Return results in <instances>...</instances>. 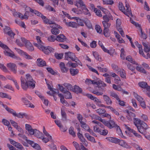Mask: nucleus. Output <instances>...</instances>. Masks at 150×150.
<instances>
[{"instance_id":"nucleus-1","label":"nucleus","mask_w":150,"mask_h":150,"mask_svg":"<svg viewBox=\"0 0 150 150\" xmlns=\"http://www.w3.org/2000/svg\"><path fill=\"white\" fill-rule=\"evenodd\" d=\"M21 86L22 88L25 90H26L28 87H35V81L33 80L31 76L29 74L26 75V79L21 77Z\"/></svg>"},{"instance_id":"nucleus-2","label":"nucleus","mask_w":150,"mask_h":150,"mask_svg":"<svg viewBox=\"0 0 150 150\" xmlns=\"http://www.w3.org/2000/svg\"><path fill=\"white\" fill-rule=\"evenodd\" d=\"M0 46L5 50L4 51V53L6 55L14 59L19 60H21V58L15 55L13 53H11L10 52L11 50L9 49L8 47L6 45L2 43L0 41Z\"/></svg>"},{"instance_id":"nucleus-3","label":"nucleus","mask_w":150,"mask_h":150,"mask_svg":"<svg viewBox=\"0 0 150 150\" xmlns=\"http://www.w3.org/2000/svg\"><path fill=\"white\" fill-rule=\"evenodd\" d=\"M103 124L110 129L117 127L118 130H119L120 132L121 131V130L119 127L112 120H110L109 121L105 120L104 122H103Z\"/></svg>"},{"instance_id":"nucleus-4","label":"nucleus","mask_w":150,"mask_h":150,"mask_svg":"<svg viewBox=\"0 0 150 150\" xmlns=\"http://www.w3.org/2000/svg\"><path fill=\"white\" fill-rule=\"evenodd\" d=\"M40 50H42L43 52L46 54H49L51 52H53L54 51V49L50 46L45 47L42 45V47H40L38 48Z\"/></svg>"},{"instance_id":"nucleus-5","label":"nucleus","mask_w":150,"mask_h":150,"mask_svg":"<svg viewBox=\"0 0 150 150\" xmlns=\"http://www.w3.org/2000/svg\"><path fill=\"white\" fill-rule=\"evenodd\" d=\"M9 69L13 73L16 74L17 72V66L16 64L13 63H9L6 65Z\"/></svg>"},{"instance_id":"nucleus-6","label":"nucleus","mask_w":150,"mask_h":150,"mask_svg":"<svg viewBox=\"0 0 150 150\" xmlns=\"http://www.w3.org/2000/svg\"><path fill=\"white\" fill-rule=\"evenodd\" d=\"M65 59L68 60L69 59H71L72 61H75V56L74 54L70 52L65 53Z\"/></svg>"},{"instance_id":"nucleus-7","label":"nucleus","mask_w":150,"mask_h":150,"mask_svg":"<svg viewBox=\"0 0 150 150\" xmlns=\"http://www.w3.org/2000/svg\"><path fill=\"white\" fill-rule=\"evenodd\" d=\"M36 40L37 42H34L33 43V45L39 48L40 47H42V45H44V43L42 42L41 40V37L39 36H36Z\"/></svg>"},{"instance_id":"nucleus-8","label":"nucleus","mask_w":150,"mask_h":150,"mask_svg":"<svg viewBox=\"0 0 150 150\" xmlns=\"http://www.w3.org/2000/svg\"><path fill=\"white\" fill-rule=\"evenodd\" d=\"M21 100L24 104L27 107L33 108L35 107L34 105L29 101L27 98L23 97L21 98Z\"/></svg>"},{"instance_id":"nucleus-9","label":"nucleus","mask_w":150,"mask_h":150,"mask_svg":"<svg viewBox=\"0 0 150 150\" xmlns=\"http://www.w3.org/2000/svg\"><path fill=\"white\" fill-rule=\"evenodd\" d=\"M18 53L21 54L24 58L28 59H31L33 57L30 56L28 55L26 52L23 51L22 50H19Z\"/></svg>"},{"instance_id":"nucleus-10","label":"nucleus","mask_w":150,"mask_h":150,"mask_svg":"<svg viewBox=\"0 0 150 150\" xmlns=\"http://www.w3.org/2000/svg\"><path fill=\"white\" fill-rule=\"evenodd\" d=\"M27 143L30 145L32 146L35 149L38 150H41L40 146L38 144L35 143L33 141L29 140L28 141Z\"/></svg>"},{"instance_id":"nucleus-11","label":"nucleus","mask_w":150,"mask_h":150,"mask_svg":"<svg viewBox=\"0 0 150 150\" xmlns=\"http://www.w3.org/2000/svg\"><path fill=\"white\" fill-rule=\"evenodd\" d=\"M127 115V119L129 120H132V118H134L135 117V114L128 110H126Z\"/></svg>"},{"instance_id":"nucleus-12","label":"nucleus","mask_w":150,"mask_h":150,"mask_svg":"<svg viewBox=\"0 0 150 150\" xmlns=\"http://www.w3.org/2000/svg\"><path fill=\"white\" fill-rule=\"evenodd\" d=\"M66 37L63 34H60L57 36L56 40L60 42H64L66 41Z\"/></svg>"},{"instance_id":"nucleus-13","label":"nucleus","mask_w":150,"mask_h":150,"mask_svg":"<svg viewBox=\"0 0 150 150\" xmlns=\"http://www.w3.org/2000/svg\"><path fill=\"white\" fill-rule=\"evenodd\" d=\"M139 85L142 88H146L148 91H150V86H148L146 83L143 81L140 82L139 83Z\"/></svg>"},{"instance_id":"nucleus-14","label":"nucleus","mask_w":150,"mask_h":150,"mask_svg":"<svg viewBox=\"0 0 150 150\" xmlns=\"http://www.w3.org/2000/svg\"><path fill=\"white\" fill-rule=\"evenodd\" d=\"M103 99L104 101L108 105H111L112 103V101L110 97L106 95H104L103 96Z\"/></svg>"},{"instance_id":"nucleus-15","label":"nucleus","mask_w":150,"mask_h":150,"mask_svg":"<svg viewBox=\"0 0 150 150\" xmlns=\"http://www.w3.org/2000/svg\"><path fill=\"white\" fill-rule=\"evenodd\" d=\"M37 64L40 67H43L46 66V62L41 58H38L37 60Z\"/></svg>"},{"instance_id":"nucleus-16","label":"nucleus","mask_w":150,"mask_h":150,"mask_svg":"<svg viewBox=\"0 0 150 150\" xmlns=\"http://www.w3.org/2000/svg\"><path fill=\"white\" fill-rule=\"evenodd\" d=\"M59 67L61 71L63 73H67L68 71L69 68L66 67L64 64L63 62H61L59 64Z\"/></svg>"},{"instance_id":"nucleus-17","label":"nucleus","mask_w":150,"mask_h":150,"mask_svg":"<svg viewBox=\"0 0 150 150\" xmlns=\"http://www.w3.org/2000/svg\"><path fill=\"white\" fill-rule=\"evenodd\" d=\"M86 96L88 98L91 100H94L95 102H96L98 103H101V102L98 99L95 97L93 96L91 94H86Z\"/></svg>"},{"instance_id":"nucleus-18","label":"nucleus","mask_w":150,"mask_h":150,"mask_svg":"<svg viewBox=\"0 0 150 150\" xmlns=\"http://www.w3.org/2000/svg\"><path fill=\"white\" fill-rule=\"evenodd\" d=\"M120 146L125 148H129V146L128 145L127 143L123 140H120L119 139L118 143Z\"/></svg>"},{"instance_id":"nucleus-19","label":"nucleus","mask_w":150,"mask_h":150,"mask_svg":"<svg viewBox=\"0 0 150 150\" xmlns=\"http://www.w3.org/2000/svg\"><path fill=\"white\" fill-rule=\"evenodd\" d=\"M26 47L30 51H32L34 49L31 43L28 41H26L25 44Z\"/></svg>"},{"instance_id":"nucleus-20","label":"nucleus","mask_w":150,"mask_h":150,"mask_svg":"<svg viewBox=\"0 0 150 150\" xmlns=\"http://www.w3.org/2000/svg\"><path fill=\"white\" fill-rule=\"evenodd\" d=\"M66 25L75 28H76L78 26V25L76 22H70L68 23H66Z\"/></svg>"},{"instance_id":"nucleus-21","label":"nucleus","mask_w":150,"mask_h":150,"mask_svg":"<svg viewBox=\"0 0 150 150\" xmlns=\"http://www.w3.org/2000/svg\"><path fill=\"white\" fill-rule=\"evenodd\" d=\"M74 3L75 5L77 7H79L78 4H79L80 6L82 8H83L84 6H85V5L84 4L82 0H77L76 2H75Z\"/></svg>"},{"instance_id":"nucleus-22","label":"nucleus","mask_w":150,"mask_h":150,"mask_svg":"<svg viewBox=\"0 0 150 150\" xmlns=\"http://www.w3.org/2000/svg\"><path fill=\"white\" fill-rule=\"evenodd\" d=\"M110 142H111L115 144L118 143L119 139L114 137H108L106 138Z\"/></svg>"},{"instance_id":"nucleus-23","label":"nucleus","mask_w":150,"mask_h":150,"mask_svg":"<svg viewBox=\"0 0 150 150\" xmlns=\"http://www.w3.org/2000/svg\"><path fill=\"white\" fill-rule=\"evenodd\" d=\"M123 13L125 15L129 17L130 15L131 16H132V13L131 8L130 7L126 8V11H123Z\"/></svg>"},{"instance_id":"nucleus-24","label":"nucleus","mask_w":150,"mask_h":150,"mask_svg":"<svg viewBox=\"0 0 150 150\" xmlns=\"http://www.w3.org/2000/svg\"><path fill=\"white\" fill-rule=\"evenodd\" d=\"M70 71L71 74L72 76H74L77 74L79 73V70L77 69L70 68Z\"/></svg>"},{"instance_id":"nucleus-25","label":"nucleus","mask_w":150,"mask_h":150,"mask_svg":"<svg viewBox=\"0 0 150 150\" xmlns=\"http://www.w3.org/2000/svg\"><path fill=\"white\" fill-rule=\"evenodd\" d=\"M54 121L56 124L59 127L61 130L64 132L66 131V129L63 130V126L60 121L57 120H55Z\"/></svg>"},{"instance_id":"nucleus-26","label":"nucleus","mask_w":150,"mask_h":150,"mask_svg":"<svg viewBox=\"0 0 150 150\" xmlns=\"http://www.w3.org/2000/svg\"><path fill=\"white\" fill-rule=\"evenodd\" d=\"M35 130L34 134V135L38 138H41L42 135V133L40 132L36 129Z\"/></svg>"},{"instance_id":"nucleus-27","label":"nucleus","mask_w":150,"mask_h":150,"mask_svg":"<svg viewBox=\"0 0 150 150\" xmlns=\"http://www.w3.org/2000/svg\"><path fill=\"white\" fill-rule=\"evenodd\" d=\"M85 82L87 83H92L93 84H96L97 85H100L98 81H95L94 80H91L88 79H86Z\"/></svg>"},{"instance_id":"nucleus-28","label":"nucleus","mask_w":150,"mask_h":150,"mask_svg":"<svg viewBox=\"0 0 150 150\" xmlns=\"http://www.w3.org/2000/svg\"><path fill=\"white\" fill-rule=\"evenodd\" d=\"M82 9L83 10V12L84 15H88L89 16H91V13L89 12L87 8H86V6H84V7L82 8Z\"/></svg>"},{"instance_id":"nucleus-29","label":"nucleus","mask_w":150,"mask_h":150,"mask_svg":"<svg viewBox=\"0 0 150 150\" xmlns=\"http://www.w3.org/2000/svg\"><path fill=\"white\" fill-rule=\"evenodd\" d=\"M74 91L77 93H81L82 92V89L79 86L75 85L74 89Z\"/></svg>"},{"instance_id":"nucleus-30","label":"nucleus","mask_w":150,"mask_h":150,"mask_svg":"<svg viewBox=\"0 0 150 150\" xmlns=\"http://www.w3.org/2000/svg\"><path fill=\"white\" fill-rule=\"evenodd\" d=\"M14 116L16 117L19 118H22L24 116H27V115L25 113H17L16 112L14 115Z\"/></svg>"},{"instance_id":"nucleus-31","label":"nucleus","mask_w":150,"mask_h":150,"mask_svg":"<svg viewBox=\"0 0 150 150\" xmlns=\"http://www.w3.org/2000/svg\"><path fill=\"white\" fill-rule=\"evenodd\" d=\"M59 28H54L52 29L51 30V32L54 35H57L59 33L60 31L58 29Z\"/></svg>"},{"instance_id":"nucleus-32","label":"nucleus","mask_w":150,"mask_h":150,"mask_svg":"<svg viewBox=\"0 0 150 150\" xmlns=\"http://www.w3.org/2000/svg\"><path fill=\"white\" fill-rule=\"evenodd\" d=\"M134 124L137 127L138 126V124H141V123L143 122L140 119L136 118H134Z\"/></svg>"},{"instance_id":"nucleus-33","label":"nucleus","mask_w":150,"mask_h":150,"mask_svg":"<svg viewBox=\"0 0 150 150\" xmlns=\"http://www.w3.org/2000/svg\"><path fill=\"white\" fill-rule=\"evenodd\" d=\"M4 30L6 34L10 35V34L12 33V35H13V34L12 33V31L8 27H6L4 29Z\"/></svg>"},{"instance_id":"nucleus-34","label":"nucleus","mask_w":150,"mask_h":150,"mask_svg":"<svg viewBox=\"0 0 150 150\" xmlns=\"http://www.w3.org/2000/svg\"><path fill=\"white\" fill-rule=\"evenodd\" d=\"M64 93V97L66 99H71L72 98V97L71 93L68 91L65 92Z\"/></svg>"},{"instance_id":"nucleus-35","label":"nucleus","mask_w":150,"mask_h":150,"mask_svg":"<svg viewBox=\"0 0 150 150\" xmlns=\"http://www.w3.org/2000/svg\"><path fill=\"white\" fill-rule=\"evenodd\" d=\"M63 85L65 87L67 88L68 90H73V87L69 83H64Z\"/></svg>"},{"instance_id":"nucleus-36","label":"nucleus","mask_w":150,"mask_h":150,"mask_svg":"<svg viewBox=\"0 0 150 150\" xmlns=\"http://www.w3.org/2000/svg\"><path fill=\"white\" fill-rule=\"evenodd\" d=\"M102 23L104 28L109 29L111 25V24L109 22L102 21Z\"/></svg>"},{"instance_id":"nucleus-37","label":"nucleus","mask_w":150,"mask_h":150,"mask_svg":"<svg viewBox=\"0 0 150 150\" xmlns=\"http://www.w3.org/2000/svg\"><path fill=\"white\" fill-rule=\"evenodd\" d=\"M137 128L139 132L141 133L144 134L146 133V130L143 128L142 127H141V126H138L137 127Z\"/></svg>"},{"instance_id":"nucleus-38","label":"nucleus","mask_w":150,"mask_h":150,"mask_svg":"<svg viewBox=\"0 0 150 150\" xmlns=\"http://www.w3.org/2000/svg\"><path fill=\"white\" fill-rule=\"evenodd\" d=\"M61 114L62 117V120L64 121L66 120L67 118L66 114L64 111L62 109L61 110Z\"/></svg>"},{"instance_id":"nucleus-39","label":"nucleus","mask_w":150,"mask_h":150,"mask_svg":"<svg viewBox=\"0 0 150 150\" xmlns=\"http://www.w3.org/2000/svg\"><path fill=\"white\" fill-rule=\"evenodd\" d=\"M0 97L1 98H6L10 100L11 99V97L6 93L0 92Z\"/></svg>"},{"instance_id":"nucleus-40","label":"nucleus","mask_w":150,"mask_h":150,"mask_svg":"<svg viewBox=\"0 0 150 150\" xmlns=\"http://www.w3.org/2000/svg\"><path fill=\"white\" fill-rule=\"evenodd\" d=\"M29 10L32 13H34L39 17L41 15V13L39 12L38 11H37L35 10H33L32 9L30 8H29Z\"/></svg>"},{"instance_id":"nucleus-41","label":"nucleus","mask_w":150,"mask_h":150,"mask_svg":"<svg viewBox=\"0 0 150 150\" xmlns=\"http://www.w3.org/2000/svg\"><path fill=\"white\" fill-rule=\"evenodd\" d=\"M99 133L101 135L106 136L108 134V131L107 129H100Z\"/></svg>"},{"instance_id":"nucleus-42","label":"nucleus","mask_w":150,"mask_h":150,"mask_svg":"<svg viewBox=\"0 0 150 150\" xmlns=\"http://www.w3.org/2000/svg\"><path fill=\"white\" fill-rule=\"evenodd\" d=\"M67 65L68 67H71L74 68H76L78 66L77 64L71 62L70 61H69L67 64Z\"/></svg>"},{"instance_id":"nucleus-43","label":"nucleus","mask_w":150,"mask_h":150,"mask_svg":"<svg viewBox=\"0 0 150 150\" xmlns=\"http://www.w3.org/2000/svg\"><path fill=\"white\" fill-rule=\"evenodd\" d=\"M126 59L132 63L136 64V62L133 59L132 57L130 56H127L126 57Z\"/></svg>"},{"instance_id":"nucleus-44","label":"nucleus","mask_w":150,"mask_h":150,"mask_svg":"<svg viewBox=\"0 0 150 150\" xmlns=\"http://www.w3.org/2000/svg\"><path fill=\"white\" fill-rule=\"evenodd\" d=\"M109 29L108 28H104L103 30V33L104 36L107 37H109L110 34L109 33Z\"/></svg>"},{"instance_id":"nucleus-45","label":"nucleus","mask_w":150,"mask_h":150,"mask_svg":"<svg viewBox=\"0 0 150 150\" xmlns=\"http://www.w3.org/2000/svg\"><path fill=\"white\" fill-rule=\"evenodd\" d=\"M120 74V76L122 78H125L126 77V73L125 70L122 69V70H120L119 71Z\"/></svg>"},{"instance_id":"nucleus-46","label":"nucleus","mask_w":150,"mask_h":150,"mask_svg":"<svg viewBox=\"0 0 150 150\" xmlns=\"http://www.w3.org/2000/svg\"><path fill=\"white\" fill-rule=\"evenodd\" d=\"M136 69L138 71L144 74H146V72L145 69L139 66H137L136 67Z\"/></svg>"},{"instance_id":"nucleus-47","label":"nucleus","mask_w":150,"mask_h":150,"mask_svg":"<svg viewBox=\"0 0 150 150\" xmlns=\"http://www.w3.org/2000/svg\"><path fill=\"white\" fill-rule=\"evenodd\" d=\"M72 11L74 13L77 14H81L82 13V11L80 9H76V8H73Z\"/></svg>"},{"instance_id":"nucleus-48","label":"nucleus","mask_w":150,"mask_h":150,"mask_svg":"<svg viewBox=\"0 0 150 150\" xmlns=\"http://www.w3.org/2000/svg\"><path fill=\"white\" fill-rule=\"evenodd\" d=\"M113 88L115 90L121 91L122 90V88L120 85H116L115 84H113L112 85Z\"/></svg>"},{"instance_id":"nucleus-49","label":"nucleus","mask_w":150,"mask_h":150,"mask_svg":"<svg viewBox=\"0 0 150 150\" xmlns=\"http://www.w3.org/2000/svg\"><path fill=\"white\" fill-rule=\"evenodd\" d=\"M45 8L46 9L50 11H52L54 12H55L56 11L54 9L49 5L46 6L45 7Z\"/></svg>"},{"instance_id":"nucleus-50","label":"nucleus","mask_w":150,"mask_h":150,"mask_svg":"<svg viewBox=\"0 0 150 150\" xmlns=\"http://www.w3.org/2000/svg\"><path fill=\"white\" fill-rule=\"evenodd\" d=\"M69 134L72 135L73 137L76 136L75 132L74 131V128L72 127H71L69 129Z\"/></svg>"},{"instance_id":"nucleus-51","label":"nucleus","mask_w":150,"mask_h":150,"mask_svg":"<svg viewBox=\"0 0 150 150\" xmlns=\"http://www.w3.org/2000/svg\"><path fill=\"white\" fill-rule=\"evenodd\" d=\"M53 23L51 24V25L50 27L52 28H59V29H62V28L59 25L55 23L53 21Z\"/></svg>"},{"instance_id":"nucleus-52","label":"nucleus","mask_w":150,"mask_h":150,"mask_svg":"<svg viewBox=\"0 0 150 150\" xmlns=\"http://www.w3.org/2000/svg\"><path fill=\"white\" fill-rule=\"evenodd\" d=\"M112 67L113 69L115 71L117 72H119V71L120 69L116 65L114 64H112Z\"/></svg>"},{"instance_id":"nucleus-53","label":"nucleus","mask_w":150,"mask_h":150,"mask_svg":"<svg viewBox=\"0 0 150 150\" xmlns=\"http://www.w3.org/2000/svg\"><path fill=\"white\" fill-rule=\"evenodd\" d=\"M5 109L9 112L12 114L13 116L14 115L16 112L13 110L8 107H6Z\"/></svg>"},{"instance_id":"nucleus-54","label":"nucleus","mask_w":150,"mask_h":150,"mask_svg":"<svg viewBox=\"0 0 150 150\" xmlns=\"http://www.w3.org/2000/svg\"><path fill=\"white\" fill-rule=\"evenodd\" d=\"M47 40L50 42H53L56 40V38L54 35H50L48 38Z\"/></svg>"},{"instance_id":"nucleus-55","label":"nucleus","mask_w":150,"mask_h":150,"mask_svg":"<svg viewBox=\"0 0 150 150\" xmlns=\"http://www.w3.org/2000/svg\"><path fill=\"white\" fill-rule=\"evenodd\" d=\"M96 111L99 115H101L105 113V110L104 109L100 108L97 110Z\"/></svg>"},{"instance_id":"nucleus-56","label":"nucleus","mask_w":150,"mask_h":150,"mask_svg":"<svg viewBox=\"0 0 150 150\" xmlns=\"http://www.w3.org/2000/svg\"><path fill=\"white\" fill-rule=\"evenodd\" d=\"M2 122L4 125L6 126H8L9 125H10L9 121L5 119H3L2 120Z\"/></svg>"},{"instance_id":"nucleus-57","label":"nucleus","mask_w":150,"mask_h":150,"mask_svg":"<svg viewBox=\"0 0 150 150\" xmlns=\"http://www.w3.org/2000/svg\"><path fill=\"white\" fill-rule=\"evenodd\" d=\"M55 56L57 59H61L63 56V54L62 53L58 54V53H55Z\"/></svg>"},{"instance_id":"nucleus-58","label":"nucleus","mask_w":150,"mask_h":150,"mask_svg":"<svg viewBox=\"0 0 150 150\" xmlns=\"http://www.w3.org/2000/svg\"><path fill=\"white\" fill-rule=\"evenodd\" d=\"M43 21L44 23L46 24L50 25L51 24L53 23V21H50V19H49L47 18H46L45 19H44Z\"/></svg>"},{"instance_id":"nucleus-59","label":"nucleus","mask_w":150,"mask_h":150,"mask_svg":"<svg viewBox=\"0 0 150 150\" xmlns=\"http://www.w3.org/2000/svg\"><path fill=\"white\" fill-rule=\"evenodd\" d=\"M111 96L115 98L117 100H119V98L117 95L115 93L113 92H111L110 93Z\"/></svg>"},{"instance_id":"nucleus-60","label":"nucleus","mask_w":150,"mask_h":150,"mask_svg":"<svg viewBox=\"0 0 150 150\" xmlns=\"http://www.w3.org/2000/svg\"><path fill=\"white\" fill-rule=\"evenodd\" d=\"M73 144L75 147L76 150H79L81 149L79 145L77 142H73Z\"/></svg>"},{"instance_id":"nucleus-61","label":"nucleus","mask_w":150,"mask_h":150,"mask_svg":"<svg viewBox=\"0 0 150 150\" xmlns=\"http://www.w3.org/2000/svg\"><path fill=\"white\" fill-rule=\"evenodd\" d=\"M141 127H142L144 129H145L146 130L148 128V125L146 124V123L143 122L140 125Z\"/></svg>"},{"instance_id":"nucleus-62","label":"nucleus","mask_w":150,"mask_h":150,"mask_svg":"<svg viewBox=\"0 0 150 150\" xmlns=\"http://www.w3.org/2000/svg\"><path fill=\"white\" fill-rule=\"evenodd\" d=\"M95 29L97 32L99 33H101L102 32V29L100 26L98 25H96L95 26Z\"/></svg>"},{"instance_id":"nucleus-63","label":"nucleus","mask_w":150,"mask_h":150,"mask_svg":"<svg viewBox=\"0 0 150 150\" xmlns=\"http://www.w3.org/2000/svg\"><path fill=\"white\" fill-rule=\"evenodd\" d=\"M126 64L127 65L128 69L132 71L134 70L135 68L132 66V65L129 63H126Z\"/></svg>"},{"instance_id":"nucleus-64","label":"nucleus","mask_w":150,"mask_h":150,"mask_svg":"<svg viewBox=\"0 0 150 150\" xmlns=\"http://www.w3.org/2000/svg\"><path fill=\"white\" fill-rule=\"evenodd\" d=\"M93 55L95 58L98 60L100 61V58L98 53L96 52H93Z\"/></svg>"}]
</instances>
